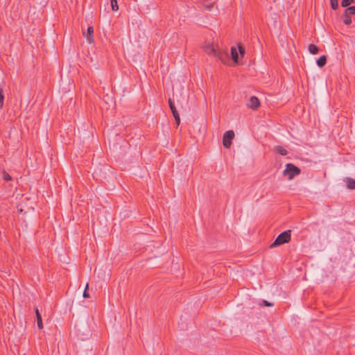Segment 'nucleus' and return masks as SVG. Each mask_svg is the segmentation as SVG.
Wrapping results in <instances>:
<instances>
[{"mask_svg":"<svg viewBox=\"0 0 355 355\" xmlns=\"http://www.w3.org/2000/svg\"><path fill=\"white\" fill-rule=\"evenodd\" d=\"M93 175H94V177L96 176V178H101L100 174H98V171L96 170L94 171V172L93 173Z\"/></svg>","mask_w":355,"mask_h":355,"instance_id":"nucleus-26","label":"nucleus"},{"mask_svg":"<svg viewBox=\"0 0 355 355\" xmlns=\"http://www.w3.org/2000/svg\"><path fill=\"white\" fill-rule=\"evenodd\" d=\"M239 51L240 54L242 56H243V55L245 54V49H244V48L242 46L239 45Z\"/></svg>","mask_w":355,"mask_h":355,"instance_id":"nucleus-25","label":"nucleus"},{"mask_svg":"<svg viewBox=\"0 0 355 355\" xmlns=\"http://www.w3.org/2000/svg\"><path fill=\"white\" fill-rule=\"evenodd\" d=\"M259 308H261L263 306L272 307L274 306V303L271 302H268L267 300H263L259 303Z\"/></svg>","mask_w":355,"mask_h":355,"instance_id":"nucleus-14","label":"nucleus"},{"mask_svg":"<svg viewBox=\"0 0 355 355\" xmlns=\"http://www.w3.org/2000/svg\"><path fill=\"white\" fill-rule=\"evenodd\" d=\"M317 65L319 67H323L327 63V57L323 55L320 56L316 61Z\"/></svg>","mask_w":355,"mask_h":355,"instance_id":"nucleus-9","label":"nucleus"},{"mask_svg":"<svg viewBox=\"0 0 355 355\" xmlns=\"http://www.w3.org/2000/svg\"><path fill=\"white\" fill-rule=\"evenodd\" d=\"M204 6L206 9L210 10L213 8L214 3H205Z\"/></svg>","mask_w":355,"mask_h":355,"instance_id":"nucleus-23","label":"nucleus"},{"mask_svg":"<svg viewBox=\"0 0 355 355\" xmlns=\"http://www.w3.org/2000/svg\"><path fill=\"white\" fill-rule=\"evenodd\" d=\"M202 49L207 54L216 58L223 63H225L228 58V54L226 51L216 49L212 44H205L202 46Z\"/></svg>","mask_w":355,"mask_h":355,"instance_id":"nucleus-1","label":"nucleus"},{"mask_svg":"<svg viewBox=\"0 0 355 355\" xmlns=\"http://www.w3.org/2000/svg\"><path fill=\"white\" fill-rule=\"evenodd\" d=\"M343 23L345 24V25H349L351 24L352 23V19H351V17L348 15H343Z\"/></svg>","mask_w":355,"mask_h":355,"instance_id":"nucleus-17","label":"nucleus"},{"mask_svg":"<svg viewBox=\"0 0 355 355\" xmlns=\"http://www.w3.org/2000/svg\"><path fill=\"white\" fill-rule=\"evenodd\" d=\"M4 95L3 93V88L0 86V109L3 106Z\"/></svg>","mask_w":355,"mask_h":355,"instance_id":"nucleus-18","label":"nucleus"},{"mask_svg":"<svg viewBox=\"0 0 355 355\" xmlns=\"http://www.w3.org/2000/svg\"><path fill=\"white\" fill-rule=\"evenodd\" d=\"M88 288H89V285H88V283L86 284V286L85 288V290H84V292H83V297L86 298V297H89V293H88Z\"/></svg>","mask_w":355,"mask_h":355,"instance_id":"nucleus-22","label":"nucleus"},{"mask_svg":"<svg viewBox=\"0 0 355 355\" xmlns=\"http://www.w3.org/2000/svg\"><path fill=\"white\" fill-rule=\"evenodd\" d=\"M173 117L175 120L176 124L179 125L180 123V118L179 114H176L175 115H173Z\"/></svg>","mask_w":355,"mask_h":355,"instance_id":"nucleus-24","label":"nucleus"},{"mask_svg":"<svg viewBox=\"0 0 355 355\" xmlns=\"http://www.w3.org/2000/svg\"><path fill=\"white\" fill-rule=\"evenodd\" d=\"M345 15H355V6H349L345 10Z\"/></svg>","mask_w":355,"mask_h":355,"instance_id":"nucleus-13","label":"nucleus"},{"mask_svg":"<svg viewBox=\"0 0 355 355\" xmlns=\"http://www.w3.org/2000/svg\"><path fill=\"white\" fill-rule=\"evenodd\" d=\"M331 7L333 10H336L338 8V0H330Z\"/></svg>","mask_w":355,"mask_h":355,"instance_id":"nucleus-20","label":"nucleus"},{"mask_svg":"<svg viewBox=\"0 0 355 355\" xmlns=\"http://www.w3.org/2000/svg\"><path fill=\"white\" fill-rule=\"evenodd\" d=\"M354 2H355V0H343L341 2V6L342 7H347Z\"/></svg>","mask_w":355,"mask_h":355,"instance_id":"nucleus-19","label":"nucleus"},{"mask_svg":"<svg viewBox=\"0 0 355 355\" xmlns=\"http://www.w3.org/2000/svg\"><path fill=\"white\" fill-rule=\"evenodd\" d=\"M291 238V230L284 231L279 234L275 241L271 244L270 247H276L290 241Z\"/></svg>","mask_w":355,"mask_h":355,"instance_id":"nucleus-2","label":"nucleus"},{"mask_svg":"<svg viewBox=\"0 0 355 355\" xmlns=\"http://www.w3.org/2000/svg\"><path fill=\"white\" fill-rule=\"evenodd\" d=\"M301 170L293 164L288 163L286 165V168L283 171L284 176H288V180H292L295 175L300 174Z\"/></svg>","mask_w":355,"mask_h":355,"instance_id":"nucleus-3","label":"nucleus"},{"mask_svg":"<svg viewBox=\"0 0 355 355\" xmlns=\"http://www.w3.org/2000/svg\"><path fill=\"white\" fill-rule=\"evenodd\" d=\"M346 186L349 189H355V180L351 178H346L345 179Z\"/></svg>","mask_w":355,"mask_h":355,"instance_id":"nucleus-8","label":"nucleus"},{"mask_svg":"<svg viewBox=\"0 0 355 355\" xmlns=\"http://www.w3.org/2000/svg\"><path fill=\"white\" fill-rule=\"evenodd\" d=\"M308 50L309 53L313 55L318 54L319 52V48L313 44H311L308 46Z\"/></svg>","mask_w":355,"mask_h":355,"instance_id":"nucleus-10","label":"nucleus"},{"mask_svg":"<svg viewBox=\"0 0 355 355\" xmlns=\"http://www.w3.org/2000/svg\"><path fill=\"white\" fill-rule=\"evenodd\" d=\"M94 28L92 26H89L87 28V32L84 33V37L87 41L88 43L92 44L94 42V37H93Z\"/></svg>","mask_w":355,"mask_h":355,"instance_id":"nucleus-7","label":"nucleus"},{"mask_svg":"<svg viewBox=\"0 0 355 355\" xmlns=\"http://www.w3.org/2000/svg\"><path fill=\"white\" fill-rule=\"evenodd\" d=\"M176 100L177 101V103L178 105L180 104V99L178 98L177 94H173V99L172 98H169L168 99V104H169V107H170V109L172 112V114H173V115H175L176 114H179L175 105H174V101Z\"/></svg>","mask_w":355,"mask_h":355,"instance_id":"nucleus-5","label":"nucleus"},{"mask_svg":"<svg viewBox=\"0 0 355 355\" xmlns=\"http://www.w3.org/2000/svg\"><path fill=\"white\" fill-rule=\"evenodd\" d=\"M111 7L113 11H117L119 10V6L116 0H111Z\"/></svg>","mask_w":355,"mask_h":355,"instance_id":"nucleus-16","label":"nucleus"},{"mask_svg":"<svg viewBox=\"0 0 355 355\" xmlns=\"http://www.w3.org/2000/svg\"><path fill=\"white\" fill-rule=\"evenodd\" d=\"M231 54H232V60L234 62H237V61H238V52H237L236 48L232 47V49H231Z\"/></svg>","mask_w":355,"mask_h":355,"instance_id":"nucleus-15","label":"nucleus"},{"mask_svg":"<svg viewBox=\"0 0 355 355\" xmlns=\"http://www.w3.org/2000/svg\"><path fill=\"white\" fill-rule=\"evenodd\" d=\"M247 106L252 110H257L260 106V101L257 96H252L250 97Z\"/></svg>","mask_w":355,"mask_h":355,"instance_id":"nucleus-6","label":"nucleus"},{"mask_svg":"<svg viewBox=\"0 0 355 355\" xmlns=\"http://www.w3.org/2000/svg\"><path fill=\"white\" fill-rule=\"evenodd\" d=\"M3 179L5 181H10L12 180V178L8 173H6V171H3Z\"/></svg>","mask_w":355,"mask_h":355,"instance_id":"nucleus-21","label":"nucleus"},{"mask_svg":"<svg viewBox=\"0 0 355 355\" xmlns=\"http://www.w3.org/2000/svg\"><path fill=\"white\" fill-rule=\"evenodd\" d=\"M77 336H79V337H80V339H82V340L85 339V337H81V335H80L79 333H78V334H77ZM89 334L88 333V334L86 335V338H88V337H89Z\"/></svg>","mask_w":355,"mask_h":355,"instance_id":"nucleus-27","label":"nucleus"},{"mask_svg":"<svg viewBox=\"0 0 355 355\" xmlns=\"http://www.w3.org/2000/svg\"><path fill=\"white\" fill-rule=\"evenodd\" d=\"M234 137V132L233 130H227L225 132L223 137V145L225 148H229L232 145V140Z\"/></svg>","mask_w":355,"mask_h":355,"instance_id":"nucleus-4","label":"nucleus"},{"mask_svg":"<svg viewBox=\"0 0 355 355\" xmlns=\"http://www.w3.org/2000/svg\"><path fill=\"white\" fill-rule=\"evenodd\" d=\"M275 149L281 155H286L288 154L287 150L282 146H276Z\"/></svg>","mask_w":355,"mask_h":355,"instance_id":"nucleus-11","label":"nucleus"},{"mask_svg":"<svg viewBox=\"0 0 355 355\" xmlns=\"http://www.w3.org/2000/svg\"><path fill=\"white\" fill-rule=\"evenodd\" d=\"M36 313V317H37V327L40 329H42L43 328V324H42V317L40 314V312H35Z\"/></svg>","mask_w":355,"mask_h":355,"instance_id":"nucleus-12","label":"nucleus"}]
</instances>
